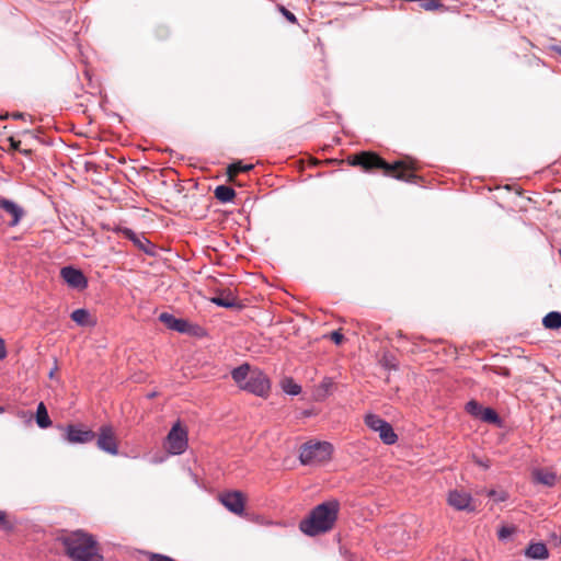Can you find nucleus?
Segmentation results:
<instances>
[{"mask_svg": "<svg viewBox=\"0 0 561 561\" xmlns=\"http://www.w3.org/2000/svg\"><path fill=\"white\" fill-rule=\"evenodd\" d=\"M346 161L350 165L360 167L366 172L380 170L385 176L400 181L415 182L417 179L413 163L404 160L389 163L374 151H362L347 157Z\"/></svg>", "mask_w": 561, "mask_h": 561, "instance_id": "1", "label": "nucleus"}, {"mask_svg": "<svg viewBox=\"0 0 561 561\" xmlns=\"http://www.w3.org/2000/svg\"><path fill=\"white\" fill-rule=\"evenodd\" d=\"M59 540L72 561H103L95 539L82 530L66 534Z\"/></svg>", "mask_w": 561, "mask_h": 561, "instance_id": "2", "label": "nucleus"}, {"mask_svg": "<svg viewBox=\"0 0 561 561\" xmlns=\"http://www.w3.org/2000/svg\"><path fill=\"white\" fill-rule=\"evenodd\" d=\"M340 511V503L336 500L327 501L317 505L299 524L300 530L308 536H317L330 531Z\"/></svg>", "mask_w": 561, "mask_h": 561, "instance_id": "3", "label": "nucleus"}, {"mask_svg": "<svg viewBox=\"0 0 561 561\" xmlns=\"http://www.w3.org/2000/svg\"><path fill=\"white\" fill-rule=\"evenodd\" d=\"M231 376L240 389L255 396L264 397L270 391L271 386L267 376L257 368H251L249 364L234 368Z\"/></svg>", "mask_w": 561, "mask_h": 561, "instance_id": "4", "label": "nucleus"}, {"mask_svg": "<svg viewBox=\"0 0 561 561\" xmlns=\"http://www.w3.org/2000/svg\"><path fill=\"white\" fill-rule=\"evenodd\" d=\"M333 447L328 442H308L300 447L299 459L302 465H321L331 459Z\"/></svg>", "mask_w": 561, "mask_h": 561, "instance_id": "5", "label": "nucleus"}, {"mask_svg": "<svg viewBox=\"0 0 561 561\" xmlns=\"http://www.w3.org/2000/svg\"><path fill=\"white\" fill-rule=\"evenodd\" d=\"M187 447V433L180 422L175 423L169 432L165 440V449L172 455L184 453Z\"/></svg>", "mask_w": 561, "mask_h": 561, "instance_id": "6", "label": "nucleus"}, {"mask_svg": "<svg viewBox=\"0 0 561 561\" xmlns=\"http://www.w3.org/2000/svg\"><path fill=\"white\" fill-rule=\"evenodd\" d=\"M62 431L64 438L70 444H85L95 438V433L83 424H69Z\"/></svg>", "mask_w": 561, "mask_h": 561, "instance_id": "7", "label": "nucleus"}, {"mask_svg": "<svg viewBox=\"0 0 561 561\" xmlns=\"http://www.w3.org/2000/svg\"><path fill=\"white\" fill-rule=\"evenodd\" d=\"M219 500L233 514L241 515L244 511L245 496L240 491L224 492L219 495Z\"/></svg>", "mask_w": 561, "mask_h": 561, "instance_id": "8", "label": "nucleus"}, {"mask_svg": "<svg viewBox=\"0 0 561 561\" xmlns=\"http://www.w3.org/2000/svg\"><path fill=\"white\" fill-rule=\"evenodd\" d=\"M96 445L100 449L111 454L117 455V440L114 431L111 426H102L98 436Z\"/></svg>", "mask_w": 561, "mask_h": 561, "instance_id": "9", "label": "nucleus"}, {"mask_svg": "<svg viewBox=\"0 0 561 561\" xmlns=\"http://www.w3.org/2000/svg\"><path fill=\"white\" fill-rule=\"evenodd\" d=\"M60 276L70 287L83 289L88 285V280L83 273L75 267L66 266L60 271Z\"/></svg>", "mask_w": 561, "mask_h": 561, "instance_id": "10", "label": "nucleus"}, {"mask_svg": "<svg viewBox=\"0 0 561 561\" xmlns=\"http://www.w3.org/2000/svg\"><path fill=\"white\" fill-rule=\"evenodd\" d=\"M448 504L457 511H473L472 497L465 491L454 490L448 493Z\"/></svg>", "mask_w": 561, "mask_h": 561, "instance_id": "11", "label": "nucleus"}, {"mask_svg": "<svg viewBox=\"0 0 561 561\" xmlns=\"http://www.w3.org/2000/svg\"><path fill=\"white\" fill-rule=\"evenodd\" d=\"M0 208L11 215L12 220L9 222L10 226H16L24 215V210L21 206L3 197H0Z\"/></svg>", "mask_w": 561, "mask_h": 561, "instance_id": "12", "label": "nucleus"}, {"mask_svg": "<svg viewBox=\"0 0 561 561\" xmlns=\"http://www.w3.org/2000/svg\"><path fill=\"white\" fill-rule=\"evenodd\" d=\"M159 320L169 329L174 330L176 332L184 333L188 331L190 324L187 321L183 319H178L170 313L162 312L159 316Z\"/></svg>", "mask_w": 561, "mask_h": 561, "instance_id": "13", "label": "nucleus"}, {"mask_svg": "<svg viewBox=\"0 0 561 561\" xmlns=\"http://www.w3.org/2000/svg\"><path fill=\"white\" fill-rule=\"evenodd\" d=\"M525 556L535 560H545L549 557V552L545 543L535 542L527 547Z\"/></svg>", "mask_w": 561, "mask_h": 561, "instance_id": "14", "label": "nucleus"}, {"mask_svg": "<svg viewBox=\"0 0 561 561\" xmlns=\"http://www.w3.org/2000/svg\"><path fill=\"white\" fill-rule=\"evenodd\" d=\"M210 301L224 308H233L238 306L237 297L231 291H220Z\"/></svg>", "mask_w": 561, "mask_h": 561, "instance_id": "15", "label": "nucleus"}, {"mask_svg": "<svg viewBox=\"0 0 561 561\" xmlns=\"http://www.w3.org/2000/svg\"><path fill=\"white\" fill-rule=\"evenodd\" d=\"M71 319L75 321L78 325L81 327H94L95 320L90 314V312L87 309H77L72 311Z\"/></svg>", "mask_w": 561, "mask_h": 561, "instance_id": "16", "label": "nucleus"}, {"mask_svg": "<svg viewBox=\"0 0 561 561\" xmlns=\"http://www.w3.org/2000/svg\"><path fill=\"white\" fill-rule=\"evenodd\" d=\"M377 432L379 434L380 439L387 445H392L398 439L397 434L394 433L392 426L388 422H385L383 425Z\"/></svg>", "mask_w": 561, "mask_h": 561, "instance_id": "17", "label": "nucleus"}, {"mask_svg": "<svg viewBox=\"0 0 561 561\" xmlns=\"http://www.w3.org/2000/svg\"><path fill=\"white\" fill-rule=\"evenodd\" d=\"M215 197L221 203H229L236 196V192L232 187L227 185H219L215 188Z\"/></svg>", "mask_w": 561, "mask_h": 561, "instance_id": "18", "label": "nucleus"}, {"mask_svg": "<svg viewBox=\"0 0 561 561\" xmlns=\"http://www.w3.org/2000/svg\"><path fill=\"white\" fill-rule=\"evenodd\" d=\"M253 169L252 164H243L241 161L231 163L227 168V176L230 182H234L236 176L241 172H248Z\"/></svg>", "mask_w": 561, "mask_h": 561, "instance_id": "19", "label": "nucleus"}, {"mask_svg": "<svg viewBox=\"0 0 561 561\" xmlns=\"http://www.w3.org/2000/svg\"><path fill=\"white\" fill-rule=\"evenodd\" d=\"M534 479L538 483L545 484L547 486H552V485H554V483L557 481V476H556V473H553L551 471L536 470L534 472Z\"/></svg>", "mask_w": 561, "mask_h": 561, "instance_id": "20", "label": "nucleus"}, {"mask_svg": "<svg viewBox=\"0 0 561 561\" xmlns=\"http://www.w3.org/2000/svg\"><path fill=\"white\" fill-rule=\"evenodd\" d=\"M542 324L546 329L558 330L561 328V313L558 311H551L547 313L542 319Z\"/></svg>", "mask_w": 561, "mask_h": 561, "instance_id": "21", "label": "nucleus"}, {"mask_svg": "<svg viewBox=\"0 0 561 561\" xmlns=\"http://www.w3.org/2000/svg\"><path fill=\"white\" fill-rule=\"evenodd\" d=\"M36 423L41 428H47L51 425L47 409L43 402L37 405Z\"/></svg>", "mask_w": 561, "mask_h": 561, "instance_id": "22", "label": "nucleus"}, {"mask_svg": "<svg viewBox=\"0 0 561 561\" xmlns=\"http://www.w3.org/2000/svg\"><path fill=\"white\" fill-rule=\"evenodd\" d=\"M479 420L490 424H500L501 422L499 414L492 408H484Z\"/></svg>", "mask_w": 561, "mask_h": 561, "instance_id": "23", "label": "nucleus"}, {"mask_svg": "<svg viewBox=\"0 0 561 561\" xmlns=\"http://www.w3.org/2000/svg\"><path fill=\"white\" fill-rule=\"evenodd\" d=\"M282 389L288 394H299L301 387L294 381L293 378H285L282 380Z\"/></svg>", "mask_w": 561, "mask_h": 561, "instance_id": "24", "label": "nucleus"}, {"mask_svg": "<svg viewBox=\"0 0 561 561\" xmlns=\"http://www.w3.org/2000/svg\"><path fill=\"white\" fill-rule=\"evenodd\" d=\"M386 421L376 414H367L365 416V424L374 432H377Z\"/></svg>", "mask_w": 561, "mask_h": 561, "instance_id": "25", "label": "nucleus"}, {"mask_svg": "<svg viewBox=\"0 0 561 561\" xmlns=\"http://www.w3.org/2000/svg\"><path fill=\"white\" fill-rule=\"evenodd\" d=\"M420 7L425 11H436L438 9H444V4L440 0H420Z\"/></svg>", "mask_w": 561, "mask_h": 561, "instance_id": "26", "label": "nucleus"}, {"mask_svg": "<svg viewBox=\"0 0 561 561\" xmlns=\"http://www.w3.org/2000/svg\"><path fill=\"white\" fill-rule=\"evenodd\" d=\"M483 409L484 407H482L474 400H471L466 404V411L477 419L480 417Z\"/></svg>", "mask_w": 561, "mask_h": 561, "instance_id": "27", "label": "nucleus"}, {"mask_svg": "<svg viewBox=\"0 0 561 561\" xmlns=\"http://www.w3.org/2000/svg\"><path fill=\"white\" fill-rule=\"evenodd\" d=\"M14 526L15 524L10 520L8 514L3 511H0V528L5 531H12Z\"/></svg>", "mask_w": 561, "mask_h": 561, "instance_id": "28", "label": "nucleus"}, {"mask_svg": "<svg viewBox=\"0 0 561 561\" xmlns=\"http://www.w3.org/2000/svg\"><path fill=\"white\" fill-rule=\"evenodd\" d=\"M8 141L10 142V147L13 150H19L24 156H31L32 154V150L31 149H21V140H18L14 137H9Z\"/></svg>", "mask_w": 561, "mask_h": 561, "instance_id": "29", "label": "nucleus"}, {"mask_svg": "<svg viewBox=\"0 0 561 561\" xmlns=\"http://www.w3.org/2000/svg\"><path fill=\"white\" fill-rule=\"evenodd\" d=\"M515 531H516L515 527L502 526L497 531L499 539L504 540V539L508 538L510 536H512Z\"/></svg>", "mask_w": 561, "mask_h": 561, "instance_id": "30", "label": "nucleus"}, {"mask_svg": "<svg viewBox=\"0 0 561 561\" xmlns=\"http://www.w3.org/2000/svg\"><path fill=\"white\" fill-rule=\"evenodd\" d=\"M123 232L128 239L133 240L136 244H138L139 248L146 250L145 244L137 238L133 230L125 228Z\"/></svg>", "mask_w": 561, "mask_h": 561, "instance_id": "31", "label": "nucleus"}, {"mask_svg": "<svg viewBox=\"0 0 561 561\" xmlns=\"http://www.w3.org/2000/svg\"><path fill=\"white\" fill-rule=\"evenodd\" d=\"M329 336L336 345L342 344L344 341V335L341 333V330L331 332Z\"/></svg>", "mask_w": 561, "mask_h": 561, "instance_id": "32", "label": "nucleus"}, {"mask_svg": "<svg viewBox=\"0 0 561 561\" xmlns=\"http://www.w3.org/2000/svg\"><path fill=\"white\" fill-rule=\"evenodd\" d=\"M279 11L283 13V15L290 22L296 23L297 19L295 14H293L290 11H288L285 7L280 5Z\"/></svg>", "mask_w": 561, "mask_h": 561, "instance_id": "33", "label": "nucleus"}, {"mask_svg": "<svg viewBox=\"0 0 561 561\" xmlns=\"http://www.w3.org/2000/svg\"><path fill=\"white\" fill-rule=\"evenodd\" d=\"M7 356V350L4 345V341L0 337V359H3Z\"/></svg>", "mask_w": 561, "mask_h": 561, "instance_id": "34", "label": "nucleus"}, {"mask_svg": "<svg viewBox=\"0 0 561 561\" xmlns=\"http://www.w3.org/2000/svg\"><path fill=\"white\" fill-rule=\"evenodd\" d=\"M168 35V30L165 27H160L158 31H157V36L159 38H164L165 36Z\"/></svg>", "mask_w": 561, "mask_h": 561, "instance_id": "35", "label": "nucleus"}, {"mask_svg": "<svg viewBox=\"0 0 561 561\" xmlns=\"http://www.w3.org/2000/svg\"><path fill=\"white\" fill-rule=\"evenodd\" d=\"M25 116H26V114L21 113V112H14L11 114V117L14 119H24Z\"/></svg>", "mask_w": 561, "mask_h": 561, "instance_id": "36", "label": "nucleus"}, {"mask_svg": "<svg viewBox=\"0 0 561 561\" xmlns=\"http://www.w3.org/2000/svg\"><path fill=\"white\" fill-rule=\"evenodd\" d=\"M331 386H332V381H331L330 379H325V380H323V382H322V387H323L325 390H328V389H329V387H331Z\"/></svg>", "mask_w": 561, "mask_h": 561, "instance_id": "37", "label": "nucleus"}, {"mask_svg": "<svg viewBox=\"0 0 561 561\" xmlns=\"http://www.w3.org/2000/svg\"><path fill=\"white\" fill-rule=\"evenodd\" d=\"M502 375L504 376H508L510 375V371L507 368H504L503 371L501 373Z\"/></svg>", "mask_w": 561, "mask_h": 561, "instance_id": "38", "label": "nucleus"}, {"mask_svg": "<svg viewBox=\"0 0 561 561\" xmlns=\"http://www.w3.org/2000/svg\"><path fill=\"white\" fill-rule=\"evenodd\" d=\"M9 116H11V115L5 113L4 115H0V119H7Z\"/></svg>", "mask_w": 561, "mask_h": 561, "instance_id": "39", "label": "nucleus"}, {"mask_svg": "<svg viewBox=\"0 0 561 561\" xmlns=\"http://www.w3.org/2000/svg\"><path fill=\"white\" fill-rule=\"evenodd\" d=\"M505 499H506V496H505V495H501V496H500V500H501V501H504Z\"/></svg>", "mask_w": 561, "mask_h": 561, "instance_id": "40", "label": "nucleus"}, {"mask_svg": "<svg viewBox=\"0 0 561 561\" xmlns=\"http://www.w3.org/2000/svg\"><path fill=\"white\" fill-rule=\"evenodd\" d=\"M559 254H560V256H561V249L559 250Z\"/></svg>", "mask_w": 561, "mask_h": 561, "instance_id": "41", "label": "nucleus"}]
</instances>
